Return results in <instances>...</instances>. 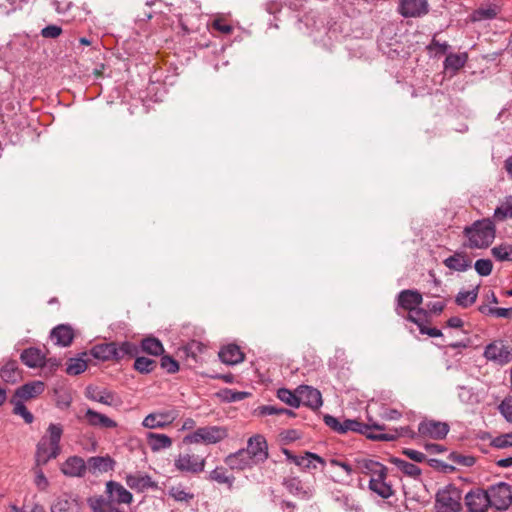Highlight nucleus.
Listing matches in <instances>:
<instances>
[{
	"label": "nucleus",
	"instance_id": "nucleus-1",
	"mask_svg": "<svg viewBox=\"0 0 512 512\" xmlns=\"http://www.w3.org/2000/svg\"><path fill=\"white\" fill-rule=\"evenodd\" d=\"M466 238L463 246L468 249H486L496 237V226L491 218H482L467 225L463 229Z\"/></svg>",
	"mask_w": 512,
	"mask_h": 512
},
{
	"label": "nucleus",
	"instance_id": "nucleus-2",
	"mask_svg": "<svg viewBox=\"0 0 512 512\" xmlns=\"http://www.w3.org/2000/svg\"><path fill=\"white\" fill-rule=\"evenodd\" d=\"M47 434L48 436H43L36 446L35 464L37 467L46 465L51 459H55L61 451L62 426L51 423L47 428Z\"/></svg>",
	"mask_w": 512,
	"mask_h": 512
},
{
	"label": "nucleus",
	"instance_id": "nucleus-3",
	"mask_svg": "<svg viewBox=\"0 0 512 512\" xmlns=\"http://www.w3.org/2000/svg\"><path fill=\"white\" fill-rule=\"evenodd\" d=\"M462 490L455 484H448L435 495L436 512H460L462 509Z\"/></svg>",
	"mask_w": 512,
	"mask_h": 512
},
{
	"label": "nucleus",
	"instance_id": "nucleus-4",
	"mask_svg": "<svg viewBox=\"0 0 512 512\" xmlns=\"http://www.w3.org/2000/svg\"><path fill=\"white\" fill-rule=\"evenodd\" d=\"M228 436V429L222 426H206L187 434L183 438V443H205L216 444L224 440Z\"/></svg>",
	"mask_w": 512,
	"mask_h": 512
},
{
	"label": "nucleus",
	"instance_id": "nucleus-5",
	"mask_svg": "<svg viewBox=\"0 0 512 512\" xmlns=\"http://www.w3.org/2000/svg\"><path fill=\"white\" fill-rule=\"evenodd\" d=\"M491 507L505 511L512 505V486L505 482L490 485L486 490Z\"/></svg>",
	"mask_w": 512,
	"mask_h": 512
},
{
	"label": "nucleus",
	"instance_id": "nucleus-6",
	"mask_svg": "<svg viewBox=\"0 0 512 512\" xmlns=\"http://www.w3.org/2000/svg\"><path fill=\"white\" fill-rule=\"evenodd\" d=\"M423 303V294L417 289H404L400 291L396 297V308L395 311L398 315H402L400 310L408 311V313L415 314L419 305Z\"/></svg>",
	"mask_w": 512,
	"mask_h": 512
},
{
	"label": "nucleus",
	"instance_id": "nucleus-7",
	"mask_svg": "<svg viewBox=\"0 0 512 512\" xmlns=\"http://www.w3.org/2000/svg\"><path fill=\"white\" fill-rule=\"evenodd\" d=\"M205 463L204 457L190 453H180L174 459L175 468L182 474H199L204 471Z\"/></svg>",
	"mask_w": 512,
	"mask_h": 512
},
{
	"label": "nucleus",
	"instance_id": "nucleus-8",
	"mask_svg": "<svg viewBox=\"0 0 512 512\" xmlns=\"http://www.w3.org/2000/svg\"><path fill=\"white\" fill-rule=\"evenodd\" d=\"M206 349V345L202 342L191 340L178 349V356L188 367L192 368L203 362L202 354Z\"/></svg>",
	"mask_w": 512,
	"mask_h": 512
},
{
	"label": "nucleus",
	"instance_id": "nucleus-9",
	"mask_svg": "<svg viewBox=\"0 0 512 512\" xmlns=\"http://www.w3.org/2000/svg\"><path fill=\"white\" fill-rule=\"evenodd\" d=\"M450 426L447 422H442L434 419L425 418L418 425V435L424 438H431L434 440L445 439Z\"/></svg>",
	"mask_w": 512,
	"mask_h": 512
},
{
	"label": "nucleus",
	"instance_id": "nucleus-10",
	"mask_svg": "<svg viewBox=\"0 0 512 512\" xmlns=\"http://www.w3.org/2000/svg\"><path fill=\"white\" fill-rule=\"evenodd\" d=\"M484 357L499 365H505L512 361V348L505 345L502 340L494 341L485 347Z\"/></svg>",
	"mask_w": 512,
	"mask_h": 512
},
{
	"label": "nucleus",
	"instance_id": "nucleus-11",
	"mask_svg": "<svg viewBox=\"0 0 512 512\" xmlns=\"http://www.w3.org/2000/svg\"><path fill=\"white\" fill-rule=\"evenodd\" d=\"M245 449L256 465L264 463L269 457L268 444L263 435L256 434L250 437Z\"/></svg>",
	"mask_w": 512,
	"mask_h": 512
},
{
	"label": "nucleus",
	"instance_id": "nucleus-12",
	"mask_svg": "<svg viewBox=\"0 0 512 512\" xmlns=\"http://www.w3.org/2000/svg\"><path fill=\"white\" fill-rule=\"evenodd\" d=\"M465 505L469 512H486L491 507L486 490L476 488L469 491L464 497Z\"/></svg>",
	"mask_w": 512,
	"mask_h": 512
},
{
	"label": "nucleus",
	"instance_id": "nucleus-13",
	"mask_svg": "<svg viewBox=\"0 0 512 512\" xmlns=\"http://www.w3.org/2000/svg\"><path fill=\"white\" fill-rule=\"evenodd\" d=\"M398 11L405 18L422 17L429 12V4L427 0H400Z\"/></svg>",
	"mask_w": 512,
	"mask_h": 512
},
{
	"label": "nucleus",
	"instance_id": "nucleus-14",
	"mask_svg": "<svg viewBox=\"0 0 512 512\" xmlns=\"http://www.w3.org/2000/svg\"><path fill=\"white\" fill-rule=\"evenodd\" d=\"M81 502L74 494L63 493L52 503L51 512H81Z\"/></svg>",
	"mask_w": 512,
	"mask_h": 512
},
{
	"label": "nucleus",
	"instance_id": "nucleus-15",
	"mask_svg": "<svg viewBox=\"0 0 512 512\" xmlns=\"http://www.w3.org/2000/svg\"><path fill=\"white\" fill-rule=\"evenodd\" d=\"M224 463L231 470L238 471L251 469L253 466H256L255 461H253L251 456L248 455L245 448H241L238 451L227 455L224 458Z\"/></svg>",
	"mask_w": 512,
	"mask_h": 512
},
{
	"label": "nucleus",
	"instance_id": "nucleus-16",
	"mask_svg": "<svg viewBox=\"0 0 512 512\" xmlns=\"http://www.w3.org/2000/svg\"><path fill=\"white\" fill-rule=\"evenodd\" d=\"M301 404L311 408L312 410H318L322 404V395L320 391L312 386L301 385L297 388Z\"/></svg>",
	"mask_w": 512,
	"mask_h": 512
},
{
	"label": "nucleus",
	"instance_id": "nucleus-17",
	"mask_svg": "<svg viewBox=\"0 0 512 512\" xmlns=\"http://www.w3.org/2000/svg\"><path fill=\"white\" fill-rule=\"evenodd\" d=\"M106 493L109 495L108 500L117 504H131L133 501L132 493L116 481L106 483Z\"/></svg>",
	"mask_w": 512,
	"mask_h": 512
},
{
	"label": "nucleus",
	"instance_id": "nucleus-18",
	"mask_svg": "<svg viewBox=\"0 0 512 512\" xmlns=\"http://www.w3.org/2000/svg\"><path fill=\"white\" fill-rule=\"evenodd\" d=\"M384 429L385 426L378 423L366 424L357 419H344V434L351 431L364 435L369 439V435H378V433H373L372 430L382 431Z\"/></svg>",
	"mask_w": 512,
	"mask_h": 512
},
{
	"label": "nucleus",
	"instance_id": "nucleus-19",
	"mask_svg": "<svg viewBox=\"0 0 512 512\" xmlns=\"http://www.w3.org/2000/svg\"><path fill=\"white\" fill-rule=\"evenodd\" d=\"M126 484L129 488L137 491L144 492L147 489H157L158 485L148 474H128L125 477Z\"/></svg>",
	"mask_w": 512,
	"mask_h": 512
},
{
	"label": "nucleus",
	"instance_id": "nucleus-20",
	"mask_svg": "<svg viewBox=\"0 0 512 512\" xmlns=\"http://www.w3.org/2000/svg\"><path fill=\"white\" fill-rule=\"evenodd\" d=\"M219 359L226 365H237L244 361L245 354L241 348L234 343L221 347L218 353Z\"/></svg>",
	"mask_w": 512,
	"mask_h": 512
},
{
	"label": "nucleus",
	"instance_id": "nucleus-21",
	"mask_svg": "<svg viewBox=\"0 0 512 512\" xmlns=\"http://www.w3.org/2000/svg\"><path fill=\"white\" fill-rule=\"evenodd\" d=\"M45 389V384L42 381H32L23 384L22 386L18 387L14 395L12 397L21 399V401H28L30 399L36 398L40 394L43 393Z\"/></svg>",
	"mask_w": 512,
	"mask_h": 512
},
{
	"label": "nucleus",
	"instance_id": "nucleus-22",
	"mask_svg": "<svg viewBox=\"0 0 512 512\" xmlns=\"http://www.w3.org/2000/svg\"><path fill=\"white\" fill-rule=\"evenodd\" d=\"M85 395L92 401L99 402L108 406L115 405L116 399L119 401V398L114 392L105 388L99 389L98 387L92 385L87 386Z\"/></svg>",
	"mask_w": 512,
	"mask_h": 512
},
{
	"label": "nucleus",
	"instance_id": "nucleus-23",
	"mask_svg": "<svg viewBox=\"0 0 512 512\" xmlns=\"http://www.w3.org/2000/svg\"><path fill=\"white\" fill-rule=\"evenodd\" d=\"M61 471L66 476L82 477L87 471V463L79 456H71L64 462Z\"/></svg>",
	"mask_w": 512,
	"mask_h": 512
},
{
	"label": "nucleus",
	"instance_id": "nucleus-24",
	"mask_svg": "<svg viewBox=\"0 0 512 512\" xmlns=\"http://www.w3.org/2000/svg\"><path fill=\"white\" fill-rule=\"evenodd\" d=\"M115 460L109 455L106 456H93L87 461V470L92 474L106 473L113 470Z\"/></svg>",
	"mask_w": 512,
	"mask_h": 512
},
{
	"label": "nucleus",
	"instance_id": "nucleus-25",
	"mask_svg": "<svg viewBox=\"0 0 512 512\" xmlns=\"http://www.w3.org/2000/svg\"><path fill=\"white\" fill-rule=\"evenodd\" d=\"M387 472L382 469L378 477H371L369 481V489L381 498L387 499L393 495V489L386 482Z\"/></svg>",
	"mask_w": 512,
	"mask_h": 512
},
{
	"label": "nucleus",
	"instance_id": "nucleus-26",
	"mask_svg": "<svg viewBox=\"0 0 512 512\" xmlns=\"http://www.w3.org/2000/svg\"><path fill=\"white\" fill-rule=\"evenodd\" d=\"M139 354L140 348L138 344L128 340L115 341V357L117 363L125 359H133Z\"/></svg>",
	"mask_w": 512,
	"mask_h": 512
},
{
	"label": "nucleus",
	"instance_id": "nucleus-27",
	"mask_svg": "<svg viewBox=\"0 0 512 512\" xmlns=\"http://www.w3.org/2000/svg\"><path fill=\"white\" fill-rule=\"evenodd\" d=\"M50 336L55 340V344L68 347L74 339V330L68 324H59L51 330Z\"/></svg>",
	"mask_w": 512,
	"mask_h": 512
},
{
	"label": "nucleus",
	"instance_id": "nucleus-28",
	"mask_svg": "<svg viewBox=\"0 0 512 512\" xmlns=\"http://www.w3.org/2000/svg\"><path fill=\"white\" fill-rule=\"evenodd\" d=\"M85 419L87 423L92 427L104 429H113L117 427V423L113 419L91 408L86 410Z\"/></svg>",
	"mask_w": 512,
	"mask_h": 512
},
{
	"label": "nucleus",
	"instance_id": "nucleus-29",
	"mask_svg": "<svg viewBox=\"0 0 512 512\" xmlns=\"http://www.w3.org/2000/svg\"><path fill=\"white\" fill-rule=\"evenodd\" d=\"M0 377L7 383H16L22 379V371L19 368L17 360H4L0 368Z\"/></svg>",
	"mask_w": 512,
	"mask_h": 512
},
{
	"label": "nucleus",
	"instance_id": "nucleus-30",
	"mask_svg": "<svg viewBox=\"0 0 512 512\" xmlns=\"http://www.w3.org/2000/svg\"><path fill=\"white\" fill-rule=\"evenodd\" d=\"M90 355L95 359L106 362V361H114L116 362L115 357V341L105 342L94 345L90 349Z\"/></svg>",
	"mask_w": 512,
	"mask_h": 512
},
{
	"label": "nucleus",
	"instance_id": "nucleus-31",
	"mask_svg": "<svg viewBox=\"0 0 512 512\" xmlns=\"http://www.w3.org/2000/svg\"><path fill=\"white\" fill-rule=\"evenodd\" d=\"M401 436H407L411 439H415L418 435L409 426L395 428L392 433H378V435H369V440L372 441H395Z\"/></svg>",
	"mask_w": 512,
	"mask_h": 512
},
{
	"label": "nucleus",
	"instance_id": "nucleus-32",
	"mask_svg": "<svg viewBox=\"0 0 512 512\" xmlns=\"http://www.w3.org/2000/svg\"><path fill=\"white\" fill-rule=\"evenodd\" d=\"M20 359L29 368L42 367L45 365V356L41 350L36 347L24 349L21 352Z\"/></svg>",
	"mask_w": 512,
	"mask_h": 512
},
{
	"label": "nucleus",
	"instance_id": "nucleus-33",
	"mask_svg": "<svg viewBox=\"0 0 512 512\" xmlns=\"http://www.w3.org/2000/svg\"><path fill=\"white\" fill-rule=\"evenodd\" d=\"M138 347L140 353L143 352L151 356H161L165 352L162 342L152 335L143 338Z\"/></svg>",
	"mask_w": 512,
	"mask_h": 512
},
{
	"label": "nucleus",
	"instance_id": "nucleus-34",
	"mask_svg": "<svg viewBox=\"0 0 512 512\" xmlns=\"http://www.w3.org/2000/svg\"><path fill=\"white\" fill-rule=\"evenodd\" d=\"M444 265L454 271L464 272L471 267V260L464 253L456 252L443 261Z\"/></svg>",
	"mask_w": 512,
	"mask_h": 512
},
{
	"label": "nucleus",
	"instance_id": "nucleus-35",
	"mask_svg": "<svg viewBox=\"0 0 512 512\" xmlns=\"http://www.w3.org/2000/svg\"><path fill=\"white\" fill-rule=\"evenodd\" d=\"M450 298H444L438 301H429L426 303V308H418L415 310V314L420 318H427L428 316L440 315L447 306Z\"/></svg>",
	"mask_w": 512,
	"mask_h": 512
},
{
	"label": "nucleus",
	"instance_id": "nucleus-36",
	"mask_svg": "<svg viewBox=\"0 0 512 512\" xmlns=\"http://www.w3.org/2000/svg\"><path fill=\"white\" fill-rule=\"evenodd\" d=\"M92 512H124L117 508L112 500H108L103 496L90 497L87 500Z\"/></svg>",
	"mask_w": 512,
	"mask_h": 512
},
{
	"label": "nucleus",
	"instance_id": "nucleus-37",
	"mask_svg": "<svg viewBox=\"0 0 512 512\" xmlns=\"http://www.w3.org/2000/svg\"><path fill=\"white\" fill-rule=\"evenodd\" d=\"M207 479L219 484H225L229 490L233 489L235 482V477L233 475H227V470L223 466H217L215 469L210 471Z\"/></svg>",
	"mask_w": 512,
	"mask_h": 512
},
{
	"label": "nucleus",
	"instance_id": "nucleus-38",
	"mask_svg": "<svg viewBox=\"0 0 512 512\" xmlns=\"http://www.w3.org/2000/svg\"><path fill=\"white\" fill-rule=\"evenodd\" d=\"M286 490L297 497L308 499L309 493L304 489L302 481L298 477H286L282 482Z\"/></svg>",
	"mask_w": 512,
	"mask_h": 512
},
{
	"label": "nucleus",
	"instance_id": "nucleus-39",
	"mask_svg": "<svg viewBox=\"0 0 512 512\" xmlns=\"http://www.w3.org/2000/svg\"><path fill=\"white\" fill-rule=\"evenodd\" d=\"M147 441L151 450L154 452L167 449L172 445V439L166 434L149 432L147 434Z\"/></svg>",
	"mask_w": 512,
	"mask_h": 512
},
{
	"label": "nucleus",
	"instance_id": "nucleus-40",
	"mask_svg": "<svg viewBox=\"0 0 512 512\" xmlns=\"http://www.w3.org/2000/svg\"><path fill=\"white\" fill-rule=\"evenodd\" d=\"M404 318H405V320L417 325V327L422 335H428V336L434 337V338L443 336L442 331L440 329L435 328V327H427L426 326V322H428V320L424 321L422 318L415 317L411 313H408Z\"/></svg>",
	"mask_w": 512,
	"mask_h": 512
},
{
	"label": "nucleus",
	"instance_id": "nucleus-41",
	"mask_svg": "<svg viewBox=\"0 0 512 512\" xmlns=\"http://www.w3.org/2000/svg\"><path fill=\"white\" fill-rule=\"evenodd\" d=\"M389 462L394 464L400 471H402L405 475L417 479L421 475V469L408 461H405L398 457H391Z\"/></svg>",
	"mask_w": 512,
	"mask_h": 512
},
{
	"label": "nucleus",
	"instance_id": "nucleus-42",
	"mask_svg": "<svg viewBox=\"0 0 512 512\" xmlns=\"http://www.w3.org/2000/svg\"><path fill=\"white\" fill-rule=\"evenodd\" d=\"M468 60V54L463 53H450L444 60L445 70H452L453 72L459 71L463 68Z\"/></svg>",
	"mask_w": 512,
	"mask_h": 512
},
{
	"label": "nucleus",
	"instance_id": "nucleus-43",
	"mask_svg": "<svg viewBox=\"0 0 512 512\" xmlns=\"http://www.w3.org/2000/svg\"><path fill=\"white\" fill-rule=\"evenodd\" d=\"M317 464L325 466L326 462L321 456L317 455L316 453L307 451L304 453V455H301V458L297 466H299L304 471H308L316 469Z\"/></svg>",
	"mask_w": 512,
	"mask_h": 512
},
{
	"label": "nucleus",
	"instance_id": "nucleus-44",
	"mask_svg": "<svg viewBox=\"0 0 512 512\" xmlns=\"http://www.w3.org/2000/svg\"><path fill=\"white\" fill-rule=\"evenodd\" d=\"M499 8L496 5H490L488 7H480L474 10L470 15L472 22H480L483 20H492L497 17Z\"/></svg>",
	"mask_w": 512,
	"mask_h": 512
},
{
	"label": "nucleus",
	"instance_id": "nucleus-45",
	"mask_svg": "<svg viewBox=\"0 0 512 512\" xmlns=\"http://www.w3.org/2000/svg\"><path fill=\"white\" fill-rule=\"evenodd\" d=\"M332 498L335 502H337L346 511L359 512L361 510V507L356 503V501L350 495L344 494L341 491L333 492Z\"/></svg>",
	"mask_w": 512,
	"mask_h": 512
},
{
	"label": "nucleus",
	"instance_id": "nucleus-46",
	"mask_svg": "<svg viewBox=\"0 0 512 512\" xmlns=\"http://www.w3.org/2000/svg\"><path fill=\"white\" fill-rule=\"evenodd\" d=\"M133 368L140 374L152 373L157 368V361L145 356L137 355L135 358Z\"/></svg>",
	"mask_w": 512,
	"mask_h": 512
},
{
	"label": "nucleus",
	"instance_id": "nucleus-47",
	"mask_svg": "<svg viewBox=\"0 0 512 512\" xmlns=\"http://www.w3.org/2000/svg\"><path fill=\"white\" fill-rule=\"evenodd\" d=\"M477 297L478 286L470 291H460L455 297V303L462 308H468L476 302Z\"/></svg>",
	"mask_w": 512,
	"mask_h": 512
},
{
	"label": "nucleus",
	"instance_id": "nucleus-48",
	"mask_svg": "<svg viewBox=\"0 0 512 512\" xmlns=\"http://www.w3.org/2000/svg\"><path fill=\"white\" fill-rule=\"evenodd\" d=\"M277 397L282 402L293 408H298L301 405V399L299 398L297 390L292 392L287 388H280L277 390Z\"/></svg>",
	"mask_w": 512,
	"mask_h": 512
},
{
	"label": "nucleus",
	"instance_id": "nucleus-49",
	"mask_svg": "<svg viewBox=\"0 0 512 512\" xmlns=\"http://www.w3.org/2000/svg\"><path fill=\"white\" fill-rule=\"evenodd\" d=\"M359 464L362 469V472L370 474L372 475V477H378L382 469L384 470V472L388 471L385 465L372 459H363L362 461L359 462Z\"/></svg>",
	"mask_w": 512,
	"mask_h": 512
},
{
	"label": "nucleus",
	"instance_id": "nucleus-50",
	"mask_svg": "<svg viewBox=\"0 0 512 512\" xmlns=\"http://www.w3.org/2000/svg\"><path fill=\"white\" fill-rule=\"evenodd\" d=\"M218 396L224 402L231 403V402L242 401V400L250 397L251 393L246 392V391H235V390H232L229 388H224V389L220 390V392L218 393Z\"/></svg>",
	"mask_w": 512,
	"mask_h": 512
},
{
	"label": "nucleus",
	"instance_id": "nucleus-51",
	"mask_svg": "<svg viewBox=\"0 0 512 512\" xmlns=\"http://www.w3.org/2000/svg\"><path fill=\"white\" fill-rule=\"evenodd\" d=\"M166 418V414L151 413L144 418L142 424L149 429L163 428L169 424V422L165 420Z\"/></svg>",
	"mask_w": 512,
	"mask_h": 512
},
{
	"label": "nucleus",
	"instance_id": "nucleus-52",
	"mask_svg": "<svg viewBox=\"0 0 512 512\" xmlns=\"http://www.w3.org/2000/svg\"><path fill=\"white\" fill-rule=\"evenodd\" d=\"M10 403L14 405L13 413L15 415L21 416L24 419L25 423L31 424L34 421V416L27 409V407L24 404V401H21V399L11 397Z\"/></svg>",
	"mask_w": 512,
	"mask_h": 512
},
{
	"label": "nucleus",
	"instance_id": "nucleus-53",
	"mask_svg": "<svg viewBox=\"0 0 512 512\" xmlns=\"http://www.w3.org/2000/svg\"><path fill=\"white\" fill-rule=\"evenodd\" d=\"M87 369V361L82 357L70 358L67 362L66 373L76 376L83 373Z\"/></svg>",
	"mask_w": 512,
	"mask_h": 512
},
{
	"label": "nucleus",
	"instance_id": "nucleus-54",
	"mask_svg": "<svg viewBox=\"0 0 512 512\" xmlns=\"http://www.w3.org/2000/svg\"><path fill=\"white\" fill-rule=\"evenodd\" d=\"M448 459L453 463L464 467H471L476 463V458L474 456L463 455L456 451L451 452L448 456Z\"/></svg>",
	"mask_w": 512,
	"mask_h": 512
},
{
	"label": "nucleus",
	"instance_id": "nucleus-55",
	"mask_svg": "<svg viewBox=\"0 0 512 512\" xmlns=\"http://www.w3.org/2000/svg\"><path fill=\"white\" fill-rule=\"evenodd\" d=\"M160 366L169 374H174L179 371V363L170 355H161Z\"/></svg>",
	"mask_w": 512,
	"mask_h": 512
},
{
	"label": "nucleus",
	"instance_id": "nucleus-56",
	"mask_svg": "<svg viewBox=\"0 0 512 512\" xmlns=\"http://www.w3.org/2000/svg\"><path fill=\"white\" fill-rule=\"evenodd\" d=\"M323 421L326 426H328L332 431L338 434H344V420L341 422L338 418L325 414L323 417Z\"/></svg>",
	"mask_w": 512,
	"mask_h": 512
},
{
	"label": "nucleus",
	"instance_id": "nucleus-57",
	"mask_svg": "<svg viewBox=\"0 0 512 512\" xmlns=\"http://www.w3.org/2000/svg\"><path fill=\"white\" fill-rule=\"evenodd\" d=\"M427 464L430 467L434 468L435 470L445 473V474H450V473H453L456 471V468L453 465L445 463L444 461L436 459V458L428 459Z\"/></svg>",
	"mask_w": 512,
	"mask_h": 512
},
{
	"label": "nucleus",
	"instance_id": "nucleus-58",
	"mask_svg": "<svg viewBox=\"0 0 512 512\" xmlns=\"http://www.w3.org/2000/svg\"><path fill=\"white\" fill-rule=\"evenodd\" d=\"M196 18L197 17H195V19ZM193 19L194 17L188 18L186 15L184 16L182 14H179L178 22L179 26L181 27L183 35H187L198 30V27L194 25Z\"/></svg>",
	"mask_w": 512,
	"mask_h": 512
},
{
	"label": "nucleus",
	"instance_id": "nucleus-59",
	"mask_svg": "<svg viewBox=\"0 0 512 512\" xmlns=\"http://www.w3.org/2000/svg\"><path fill=\"white\" fill-rule=\"evenodd\" d=\"M169 495L174 498V500L179 502H190L194 498V494L190 492H186L181 487H172L169 490Z\"/></svg>",
	"mask_w": 512,
	"mask_h": 512
},
{
	"label": "nucleus",
	"instance_id": "nucleus-60",
	"mask_svg": "<svg viewBox=\"0 0 512 512\" xmlns=\"http://www.w3.org/2000/svg\"><path fill=\"white\" fill-rule=\"evenodd\" d=\"M474 268L480 276H488L492 272L493 263L490 259H478L474 264Z\"/></svg>",
	"mask_w": 512,
	"mask_h": 512
},
{
	"label": "nucleus",
	"instance_id": "nucleus-61",
	"mask_svg": "<svg viewBox=\"0 0 512 512\" xmlns=\"http://www.w3.org/2000/svg\"><path fill=\"white\" fill-rule=\"evenodd\" d=\"M72 403V396L67 391H56V405L60 409H67Z\"/></svg>",
	"mask_w": 512,
	"mask_h": 512
},
{
	"label": "nucleus",
	"instance_id": "nucleus-62",
	"mask_svg": "<svg viewBox=\"0 0 512 512\" xmlns=\"http://www.w3.org/2000/svg\"><path fill=\"white\" fill-rule=\"evenodd\" d=\"M35 470V485L37 486V488L40 490V491H44L47 489V487L49 486V481L48 479L46 478L43 470L41 469V467H35L34 468Z\"/></svg>",
	"mask_w": 512,
	"mask_h": 512
},
{
	"label": "nucleus",
	"instance_id": "nucleus-63",
	"mask_svg": "<svg viewBox=\"0 0 512 512\" xmlns=\"http://www.w3.org/2000/svg\"><path fill=\"white\" fill-rule=\"evenodd\" d=\"M62 34V28L58 25H47L41 30L43 38L55 39Z\"/></svg>",
	"mask_w": 512,
	"mask_h": 512
},
{
	"label": "nucleus",
	"instance_id": "nucleus-64",
	"mask_svg": "<svg viewBox=\"0 0 512 512\" xmlns=\"http://www.w3.org/2000/svg\"><path fill=\"white\" fill-rule=\"evenodd\" d=\"M499 410L507 421L512 422V398H505L499 405Z\"/></svg>",
	"mask_w": 512,
	"mask_h": 512
}]
</instances>
